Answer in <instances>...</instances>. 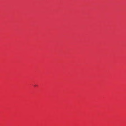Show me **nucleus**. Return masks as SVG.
I'll return each mask as SVG.
<instances>
[{"label":"nucleus","mask_w":126,"mask_h":126,"mask_svg":"<svg viewBox=\"0 0 126 126\" xmlns=\"http://www.w3.org/2000/svg\"><path fill=\"white\" fill-rule=\"evenodd\" d=\"M34 87H36L37 86V85H34Z\"/></svg>","instance_id":"obj_1"}]
</instances>
